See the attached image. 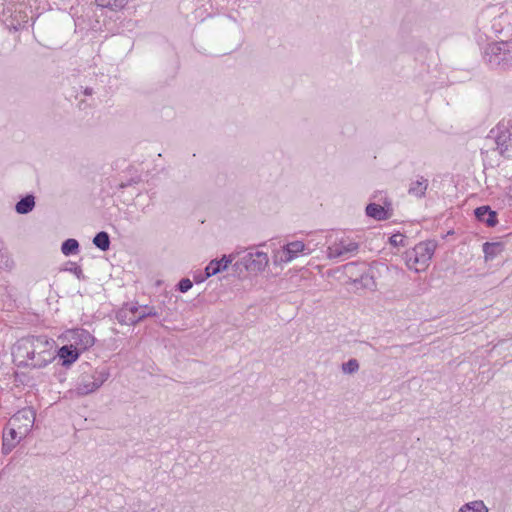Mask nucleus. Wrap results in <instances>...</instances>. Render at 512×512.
I'll return each instance as SVG.
<instances>
[{"mask_svg":"<svg viewBox=\"0 0 512 512\" xmlns=\"http://www.w3.org/2000/svg\"><path fill=\"white\" fill-rule=\"evenodd\" d=\"M55 341L45 335L21 338L15 344L14 362L18 367L42 369L55 359Z\"/></svg>","mask_w":512,"mask_h":512,"instance_id":"1","label":"nucleus"},{"mask_svg":"<svg viewBox=\"0 0 512 512\" xmlns=\"http://www.w3.org/2000/svg\"><path fill=\"white\" fill-rule=\"evenodd\" d=\"M484 59L494 68L506 69L512 63V45L509 42H493L486 46Z\"/></svg>","mask_w":512,"mask_h":512,"instance_id":"2","label":"nucleus"},{"mask_svg":"<svg viewBox=\"0 0 512 512\" xmlns=\"http://www.w3.org/2000/svg\"><path fill=\"white\" fill-rule=\"evenodd\" d=\"M434 254V245L431 243H419L412 250L405 253V263L410 270L424 271Z\"/></svg>","mask_w":512,"mask_h":512,"instance_id":"3","label":"nucleus"},{"mask_svg":"<svg viewBox=\"0 0 512 512\" xmlns=\"http://www.w3.org/2000/svg\"><path fill=\"white\" fill-rule=\"evenodd\" d=\"M110 377L109 369H96L91 374L83 373L76 386V394L85 396L98 390Z\"/></svg>","mask_w":512,"mask_h":512,"instance_id":"4","label":"nucleus"},{"mask_svg":"<svg viewBox=\"0 0 512 512\" xmlns=\"http://www.w3.org/2000/svg\"><path fill=\"white\" fill-rule=\"evenodd\" d=\"M359 244L349 237L336 238L327 247V258L346 260L358 253Z\"/></svg>","mask_w":512,"mask_h":512,"instance_id":"5","label":"nucleus"},{"mask_svg":"<svg viewBox=\"0 0 512 512\" xmlns=\"http://www.w3.org/2000/svg\"><path fill=\"white\" fill-rule=\"evenodd\" d=\"M66 338L74 348L81 353L88 350L95 343L94 336L83 328H73L66 331Z\"/></svg>","mask_w":512,"mask_h":512,"instance_id":"6","label":"nucleus"},{"mask_svg":"<svg viewBox=\"0 0 512 512\" xmlns=\"http://www.w3.org/2000/svg\"><path fill=\"white\" fill-rule=\"evenodd\" d=\"M490 134H495V142L500 154L512 157V125L509 127L498 125L496 130L490 131Z\"/></svg>","mask_w":512,"mask_h":512,"instance_id":"7","label":"nucleus"},{"mask_svg":"<svg viewBox=\"0 0 512 512\" xmlns=\"http://www.w3.org/2000/svg\"><path fill=\"white\" fill-rule=\"evenodd\" d=\"M35 422V413L27 408L19 410L8 421L10 426L18 430V434L27 435Z\"/></svg>","mask_w":512,"mask_h":512,"instance_id":"8","label":"nucleus"},{"mask_svg":"<svg viewBox=\"0 0 512 512\" xmlns=\"http://www.w3.org/2000/svg\"><path fill=\"white\" fill-rule=\"evenodd\" d=\"M269 258L264 252L257 251L255 253H248L241 259L240 262L234 264L235 267L242 265L247 271L261 272L268 265Z\"/></svg>","mask_w":512,"mask_h":512,"instance_id":"9","label":"nucleus"},{"mask_svg":"<svg viewBox=\"0 0 512 512\" xmlns=\"http://www.w3.org/2000/svg\"><path fill=\"white\" fill-rule=\"evenodd\" d=\"M24 437L26 435L18 434V430L7 423L2 435V454L8 455Z\"/></svg>","mask_w":512,"mask_h":512,"instance_id":"10","label":"nucleus"},{"mask_svg":"<svg viewBox=\"0 0 512 512\" xmlns=\"http://www.w3.org/2000/svg\"><path fill=\"white\" fill-rule=\"evenodd\" d=\"M139 306L134 303H125L117 311L116 319L122 325H136L138 323Z\"/></svg>","mask_w":512,"mask_h":512,"instance_id":"11","label":"nucleus"},{"mask_svg":"<svg viewBox=\"0 0 512 512\" xmlns=\"http://www.w3.org/2000/svg\"><path fill=\"white\" fill-rule=\"evenodd\" d=\"M474 214L478 221L485 223L488 227H494L498 223L497 213L489 206L477 207Z\"/></svg>","mask_w":512,"mask_h":512,"instance_id":"12","label":"nucleus"},{"mask_svg":"<svg viewBox=\"0 0 512 512\" xmlns=\"http://www.w3.org/2000/svg\"><path fill=\"white\" fill-rule=\"evenodd\" d=\"M428 186V179L424 176H418L416 180L410 183L408 194L415 198L421 199L425 196Z\"/></svg>","mask_w":512,"mask_h":512,"instance_id":"13","label":"nucleus"},{"mask_svg":"<svg viewBox=\"0 0 512 512\" xmlns=\"http://www.w3.org/2000/svg\"><path fill=\"white\" fill-rule=\"evenodd\" d=\"M81 352L74 348L72 345H64L58 350V357L62 360L63 366H70L80 356Z\"/></svg>","mask_w":512,"mask_h":512,"instance_id":"14","label":"nucleus"},{"mask_svg":"<svg viewBox=\"0 0 512 512\" xmlns=\"http://www.w3.org/2000/svg\"><path fill=\"white\" fill-rule=\"evenodd\" d=\"M233 261V256L223 255V257L219 260L214 259L209 262L206 266V276H213L218 274L219 272L227 269L228 265Z\"/></svg>","mask_w":512,"mask_h":512,"instance_id":"15","label":"nucleus"},{"mask_svg":"<svg viewBox=\"0 0 512 512\" xmlns=\"http://www.w3.org/2000/svg\"><path fill=\"white\" fill-rule=\"evenodd\" d=\"M305 249V244L301 241H293L284 246V261L289 262L294 258L298 257V255L303 252Z\"/></svg>","mask_w":512,"mask_h":512,"instance_id":"16","label":"nucleus"},{"mask_svg":"<svg viewBox=\"0 0 512 512\" xmlns=\"http://www.w3.org/2000/svg\"><path fill=\"white\" fill-rule=\"evenodd\" d=\"M367 216L374 218L376 220H387L390 215L384 207L376 203H370L366 207Z\"/></svg>","mask_w":512,"mask_h":512,"instance_id":"17","label":"nucleus"},{"mask_svg":"<svg viewBox=\"0 0 512 512\" xmlns=\"http://www.w3.org/2000/svg\"><path fill=\"white\" fill-rule=\"evenodd\" d=\"M35 206V198L28 194L16 203L15 210L19 214H27L33 210Z\"/></svg>","mask_w":512,"mask_h":512,"instance_id":"18","label":"nucleus"},{"mask_svg":"<svg viewBox=\"0 0 512 512\" xmlns=\"http://www.w3.org/2000/svg\"><path fill=\"white\" fill-rule=\"evenodd\" d=\"M503 250V244L500 242H485L483 244V253L485 259H494Z\"/></svg>","mask_w":512,"mask_h":512,"instance_id":"19","label":"nucleus"},{"mask_svg":"<svg viewBox=\"0 0 512 512\" xmlns=\"http://www.w3.org/2000/svg\"><path fill=\"white\" fill-rule=\"evenodd\" d=\"M488 507L482 500H475L465 503L460 507L458 512H488Z\"/></svg>","mask_w":512,"mask_h":512,"instance_id":"20","label":"nucleus"},{"mask_svg":"<svg viewBox=\"0 0 512 512\" xmlns=\"http://www.w3.org/2000/svg\"><path fill=\"white\" fill-rule=\"evenodd\" d=\"M97 6L101 8H108L112 11H118L123 9L128 0H95Z\"/></svg>","mask_w":512,"mask_h":512,"instance_id":"21","label":"nucleus"},{"mask_svg":"<svg viewBox=\"0 0 512 512\" xmlns=\"http://www.w3.org/2000/svg\"><path fill=\"white\" fill-rule=\"evenodd\" d=\"M93 244L102 251L110 248V237L105 231L98 232L93 238Z\"/></svg>","mask_w":512,"mask_h":512,"instance_id":"22","label":"nucleus"},{"mask_svg":"<svg viewBox=\"0 0 512 512\" xmlns=\"http://www.w3.org/2000/svg\"><path fill=\"white\" fill-rule=\"evenodd\" d=\"M79 250V243L76 239L69 238L61 245V251L65 256L76 254Z\"/></svg>","mask_w":512,"mask_h":512,"instance_id":"23","label":"nucleus"},{"mask_svg":"<svg viewBox=\"0 0 512 512\" xmlns=\"http://www.w3.org/2000/svg\"><path fill=\"white\" fill-rule=\"evenodd\" d=\"M138 315L139 316H137V317H138V323H139L148 317H156L159 315V313L154 306L144 305V306L139 307Z\"/></svg>","mask_w":512,"mask_h":512,"instance_id":"24","label":"nucleus"},{"mask_svg":"<svg viewBox=\"0 0 512 512\" xmlns=\"http://www.w3.org/2000/svg\"><path fill=\"white\" fill-rule=\"evenodd\" d=\"M13 266H14V261L10 257L7 248L3 249L0 252V269L9 271L13 268Z\"/></svg>","mask_w":512,"mask_h":512,"instance_id":"25","label":"nucleus"},{"mask_svg":"<svg viewBox=\"0 0 512 512\" xmlns=\"http://www.w3.org/2000/svg\"><path fill=\"white\" fill-rule=\"evenodd\" d=\"M359 362L357 359H349L347 362L343 363L341 366L342 372L345 374H353L359 370Z\"/></svg>","mask_w":512,"mask_h":512,"instance_id":"26","label":"nucleus"},{"mask_svg":"<svg viewBox=\"0 0 512 512\" xmlns=\"http://www.w3.org/2000/svg\"><path fill=\"white\" fill-rule=\"evenodd\" d=\"M192 281L189 278H183L177 284V288L180 292L185 293L192 288Z\"/></svg>","mask_w":512,"mask_h":512,"instance_id":"27","label":"nucleus"},{"mask_svg":"<svg viewBox=\"0 0 512 512\" xmlns=\"http://www.w3.org/2000/svg\"><path fill=\"white\" fill-rule=\"evenodd\" d=\"M209 277L210 276H206V270H205L204 273L199 272V273L195 274L193 279H194V281L196 283H201V282L205 281Z\"/></svg>","mask_w":512,"mask_h":512,"instance_id":"28","label":"nucleus"},{"mask_svg":"<svg viewBox=\"0 0 512 512\" xmlns=\"http://www.w3.org/2000/svg\"><path fill=\"white\" fill-rule=\"evenodd\" d=\"M403 241V235L401 234H395L390 238V242L393 245H398L399 243H402Z\"/></svg>","mask_w":512,"mask_h":512,"instance_id":"29","label":"nucleus"},{"mask_svg":"<svg viewBox=\"0 0 512 512\" xmlns=\"http://www.w3.org/2000/svg\"><path fill=\"white\" fill-rule=\"evenodd\" d=\"M69 271L73 272L79 279L81 278L83 271L80 266L74 265L73 268H70Z\"/></svg>","mask_w":512,"mask_h":512,"instance_id":"30","label":"nucleus"},{"mask_svg":"<svg viewBox=\"0 0 512 512\" xmlns=\"http://www.w3.org/2000/svg\"><path fill=\"white\" fill-rule=\"evenodd\" d=\"M137 182H138V181H136V180H133V179H132V180H130V181H127L126 183L122 182V183L119 185V187H120L121 189H124V188H126V187L130 186L132 183H137Z\"/></svg>","mask_w":512,"mask_h":512,"instance_id":"31","label":"nucleus"},{"mask_svg":"<svg viewBox=\"0 0 512 512\" xmlns=\"http://www.w3.org/2000/svg\"><path fill=\"white\" fill-rule=\"evenodd\" d=\"M5 248H6L5 244H4L3 240L0 238V252H1L3 249H5Z\"/></svg>","mask_w":512,"mask_h":512,"instance_id":"32","label":"nucleus"},{"mask_svg":"<svg viewBox=\"0 0 512 512\" xmlns=\"http://www.w3.org/2000/svg\"><path fill=\"white\" fill-rule=\"evenodd\" d=\"M85 94H87V95L92 94V90H91V89H86V90H85Z\"/></svg>","mask_w":512,"mask_h":512,"instance_id":"33","label":"nucleus"}]
</instances>
